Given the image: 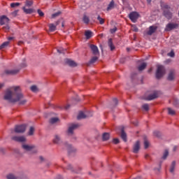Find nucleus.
Wrapping results in <instances>:
<instances>
[{
  "label": "nucleus",
  "instance_id": "38",
  "mask_svg": "<svg viewBox=\"0 0 179 179\" xmlns=\"http://www.w3.org/2000/svg\"><path fill=\"white\" fill-rule=\"evenodd\" d=\"M144 146L145 149H148L149 148V141L148 140L144 141Z\"/></svg>",
  "mask_w": 179,
  "mask_h": 179
},
{
  "label": "nucleus",
  "instance_id": "34",
  "mask_svg": "<svg viewBox=\"0 0 179 179\" xmlns=\"http://www.w3.org/2000/svg\"><path fill=\"white\" fill-rule=\"evenodd\" d=\"M33 134H34V127H31L28 134L31 136V135H33Z\"/></svg>",
  "mask_w": 179,
  "mask_h": 179
},
{
  "label": "nucleus",
  "instance_id": "53",
  "mask_svg": "<svg viewBox=\"0 0 179 179\" xmlns=\"http://www.w3.org/2000/svg\"><path fill=\"white\" fill-rule=\"evenodd\" d=\"M2 87H3V84L0 83V89H2Z\"/></svg>",
  "mask_w": 179,
  "mask_h": 179
},
{
  "label": "nucleus",
  "instance_id": "52",
  "mask_svg": "<svg viewBox=\"0 0 179 179\" xmlns=\"http://www.w3.org/2000/svg\"><path fill=\"white\" fill-rule=\"evenodd\" d=\"M69 107V105H66L64 107V110H68V108Z\"/></svg>",
  "mask_w": 179,
  "mask_h": 179
},
{
  "label": "nucleus",
  "instance_id": "26",
  "mask_svg": "<svg viewBox=\"0 0 179 179\" xmlns=\"http://www.w3.org/2000/svg\"><path fill=\"white\" fill-rule=\"evenodd\" d=\"M59 121V119L58 117H53L50 120V124H55L56 122H58Z\"/></svg>",
  "mask_w": 179,
  "mask_h": 179
},
{
  "label": "nucleus",
  "instance_id": "7",
  "mask_svg": "<svg viewBox=\"0 0 179 179\" xmlns=\"http://www.w3.org/2000/svg\"><path fill=\"white\" fill-rule=\"evenodd\" d=\"M9 23V18L5 15H2L0 17V24L3 25V24H8Z\"/></svg>",
  "mask_w": 179,
  "mask_h": 179
},
{
  "label": "nucleus",
  "instance_id": "19",
  "mask_svg": "<svg viewBox=\"0 0 179 179\" xmlns=\"http://www.w3.org/2000/svg\"><path fill=\"white\" fill-rule=\"evenodd\" d=\"M87 116L83 113V112L80 111L77 116L78 120H83V118H87Z\"/></svg>",
  "mask_w": 179,
  "mask_h": 179
},
{
  "label": "nucleus",
  "instance_id": "46",
  "mask_svg": "<svg viewBox=\"0 0 179 179\" xmlns=\"http://www.w3.org/2000/svg\"><path fill=\"white\" fill-rule=\"evenodd\" d=\"M38 15H39V16H41V17H43V16H44V13H43V11H41V10H38Z\"/></svg>",
  "mask_w": 179,
  "mask_h": 179
},
{
  "label": "nucleus",
  "instance_id": "27",
  "mask_svg": "<svg viewBox=\"0 0 179 179\" xmlns=\"http://www.w3.org/2000/svg\"><path fill=\"white\" fill-rule=\"evenodd\" d=\"M114 8V1H110L108 6L107 10H111Z\"/></svg>",
  "mask_w": 179,
  "mask_h": 179
},
{
  "label": "nucleus",
  "instance_id": "17",
  "mask_svg": "<svg viewBox=\"0 0 179 179\" xmlns=\"http://www.w3.org/2000/svg\"><path fill=\"white\" fill-rule=\"evenodd\" d=\"M85 36L86 37V38L87 40H89V38H91V37H93V32H92L91 31H85Z\"/></svg>",
  "mask_w": 179,
  "mask_h": 179
},
{
  "label": "nucleus",
  "instance_id": "37",
  "mask_svg": "<svg viewBox=\"0 0 179 179\" xmlns=\"http://www.w3.org/2000/svg\"><path fill=\"white\" fill-rule=\"evenodd\" d=\"M64 52H65V49L62 48H59L57 49V52H59V54H64Z\"/></svg>",
  "mask_w": 179,
  "mask_h": 179
},
{
  "label": "nucleus",
  "instance_id": "56",
  "mask_svg": "<svg viewBox=\"0 0 179 179\" xmlns=\"http://www.w3.org/2000/svg\"><path fill=\"white\" fill-rule=\"evenodd\" d=\"M41 160H43V157H40Z\"/></svg>",
  "mask_w": 179,
  "mask_h": 179
},
{
  "label": "nucleus",
  "instance_id": "2",
  "mask_svg": "<svg viewBox=\"0 0 179 179\" xmlns=\"http://www.w3.org/2000/svg\"><path fill=\"white\" fill-rule=\"evenodd\" d=\"M161 8L164 10V15L165 17H167V19H171V13H170V7L169 5L164 3H161Z\"/></svg>",
  "mask_w": 179,
  "mask_h": 179
},
{
  "label": "nucleus",
  "instance_id": "41",
  "mask_svg": "<svg viewBox=\"0 0 179 179\" xmlns=\"http://www.w3.org/2000/svg\"><path fill=\"white\" fill-rule=\"evenodd\" d=\"M20 5V3H12L11 4H10V6L12 7V8H16V6H19Z\"/></svg>",
  "mask_w": 179,
  "mask_h": 179
},
{
  "label": "nucleus",
  "instance_id": "8",
  "mask_svg": "<svg viewBox=\"0 0 179 179\" xmlns=\"http://www.w3.org/2000/svg\"><path fill=\"white\" fill-rule=\"evenodd\" d=\"M13 141L15 142H26V138L24 136H14Z\"/></svg>",
  "mask_w": 179,
  "mask_h": 179
},
{
  "label": "nucleus",
  "instance_id": "22",
  "mask_svg": "<svg viewBox=\"0 0 179 179\" xmlns=\"http://www.w3.org/2000/svg\"><path fill=\"white\" fill-rule=\"evenodd\" d=\"M108 46L110 47L111 51H113V50H114L115 48V47H114V45L113 44V39L110 38L108 40Z\"/></svg>",
  "mask_w": 179,
  "mask_h": 179
},
{
  "label": "nucleus",
  "instance_id": "21",
  "mask_svg": "<svg viewBox=\"0 0 179 179\" xmlns=\"http://www.w3.org/2000/svg\"><path fill=\"white\" fill-rule=\"evenodd\" d=\"M49 30L50 31H55L57 30V25H55L54 24H50Z\"/></svg>",
  "mask_w": 179,
  "mask_h": 179
},
{
  "label": "nucleus",
  "instance_id": "29",
  "mask_svg": "<svg viewBox=\"0 0 179 179\" xmlns=\"http://www.w3.org/2000/svg\"><path fill=\"white\" fill-rule=\"evenodd\" d=\"M146 63H143L141 66H138V71H143V69H145V68H146Z\"/></svg>",
  "mask_w": 179,
  "mask_h": 179
},
{
  "label": "nucleus",
  "instance_id": "55",
  "mask_svg": "<svg viewBox=\"0 0 179 179\" xmlns=\"http://www.w3.org/2000/svg\"><path fill=\"white\" fill-rule=\"evenodd\" d=\"M147 2H148V3H150V2H152V0H147Z\"/></svg>",
  "mask_w": 179,
  "mask_h": 179
},
{
  "label": "nucleus",
  "instance_id": "14",
  "mask_svg": "<svg viewBox=\"0 0 179 179\" xmlns=\"http://www.w3.org/2000/svg\"><path fill=\"white\" fill-rule=\"evenodd\" d=\"M157 97H159V92H155L152 95H150L148 97L147 100H155V99H157Z\"/></svg>",
  "mask_w": 179,
  "mask_h": 179
},
{
  "label": "nucleus",
  "instance_id": "5",
  "mask_svg": "<svg viewBox=\"0 0 179 179\" xmlns=\"http://www.w3.org/2000/svg\"><path fill=\"white\" fill-rule=\"evenodd\" d=\"M26 131V125L22 124L19 126H16L15 128V132L17 134H22Z\"/></svg>",
  "mask_w": 179,
  "mask_h": 179
},
{
  "label": "nucleus",
  "instance_id": "10",
  "mask_svg": "<svg viewBox=\"0 0 179 179\" xmlns=\"http://www.w3.org/2000/svg\"><path fill=\"white\" fill-rule=\"evenodd\" d=\"M90 48L94 55H99V48L94 45H90Z\"/></svg>",
  "mask_w": 179,
  "mask_h": 179
},
{
  "label": "nucleus",
  "instance_id": "9",
  "mask_svg": "<svg viewBox=\"0 0 179 179\" xmlns=\"http://www.w3.org/2000/svg\"><path fill=\"white\" fill-rule=\"evenodd\" d=\"M79 127V124H73L69 127L68 134H73V129H76Z\"/></svg>",
  "mask_w": 179,
  "mask_h": 179
},
{
  "label": "nucleus",
  "instance_id": "59",
  "mask_svg": "<svg viewBox=\"0 0 179 179\" xmlns=\"http://www.w3.org/2000/svg\"><path fill=\"white\" fill-rule=\"evenodd\" d=\"M62 26H64V24H62Z\"/></svg>",
  "mask_w": 179,
  "mask_h": 179
},
{
  "label": "nucleus",
  "instance_id": "28",
  "mask_svg": "<svg viewBox=\"0 0 179 179\" xmlns=\"http://www.w3.org/2000/svg\"><path fill=\"white\" fill-rule=\"evenodd\" d=\"M173 79H174V71H171L168 76V80H173Z\"/></svg>",
  "mask_w": 179,
  "mask_h": 179
},
{
  "label": "nucleus",
  "instance_id": "16",
  "mask_svg": "<svg viewBox=\"0 0 179 179\" xmlns=\"http://www.w3.org/2000/svg\"><path fill=\"white\" fill-rule=\"evenodd\" d=\"M19 72V70H6V75H16Z\"/></svg>",
  "mask_w": 179,
  "mask_h": 179
},
{
  "label": "nucleus",
  "instance_id": "23",
  "mask_svg": "<svg viewBox=\"0 0 179 179\" xmlns=\"http://www.w3.org/2000/svg\"><path fill=\"white\" fill-rule=\"evenodd\" d=\"M9 45V41L4 42L2 45H0V50H3V48H6Z\"/></svg>",
  "mask_w": 179,
  "mask_h": 179
},
{
  "label": "nucleus",
  "instance_id": "20",
  "mask_svg": "<svg viewBox=\"0 0 179 179\" xmlns=\"http://www.w3.org/2000/svg\"><path fill=\"white\" fill-rule=\"evenodd\" d=\"M23 10L27 14L33 13L34 12V10L33 8H26V7H23Z\"/></svg>",
  "mask_w": 179,
  "mask_h": 179
},
{
  "label": "nucleus",
  "instance_id": "3",
  "mask_svg": "<svg viewBox=\"0 0 179 179\" xmlns=\"http://www.w3.org/2000/svg\"><path fill=\"white\" fill-rule=\"evenodd\" d=\"M166 73V70L164 69V66L162 65L157 66V69L156 72V78L157 79H160L162 76Z\"/></svg>",
  "mask_w": 179,
  "mask_h": 179
},
{
  "label": "nucleus",
  "instance_id": "50",
  "mask_svg": "<svg viewBox=\"0 0 179 179\" xmlns=\"http://www.w3.org/2000/svg\"><path fill=\"white\" fill-rule=\"evenodd\" d=\"M132 29L134 31H138V27H136V26H132Z\"/></svg>",
  "mask_w": 179,
  "mask_h": 179
},
{
  "label": "nucleus",
  "instance_id": "43",
  "mask_svg": "<svg viewBox=\"0 0 179 179\" xmlns=\"http://www.w3.org/2000/svg\"><path fill=\"white\" fill-rule=\"evenodd\" d=\"M143 110H145V111H148L149 110V105L148 104L143 105Z\"/></svg>",
  "mask_w": 179,
  "mask_h": 179
},
{
  "label": "nucleus",
  "instance_id": "25",
  "mask_svg": "<svg viewBox=\"0 0 179 179\" xmlns=\"http://www.w3.org/2000/svg\"><path fill=\"white\" fill-rule=\"evenodd\" d=\"M30 89H31V92H33L34 93H37V92H38V88L36 85H32L30 87Z\"/></svg>",
  "mask_w": 179,
  "mask_h": 179
},
{
  "label": "nucleus",
  "instance_id": "24",
  "mask_svg": "<svg viewBox=\"0 0 179 179\" xmlns=\"http://www.w3.org/2000/svg\"><path fill=\"white\" fill-rule=\"evenodd\" d=\"M110 139V134L104 133L103 134V141H108Z\"/></svg>",
  "mask_w": 179,
  "mask_h": 179
},
{
  "label": "nucleus",
  "instance_id": "12",
  "mask_svg": "<svg viewBox=\"0 0 179 179\" xmlns=\"http://www.w3.org/2000/svg\"><path fill=\"white\" fill-rule=\"evenodd\" d=\"M157 29V27L151 26L150 27L149 30L147 32V34H148V36H152V34L155 33V31H156Z\"/></svg>",
  "mask_w": 179,
  "mask_h": 179
},
{
  "label": "nucleus",
  "instance_id": "49",
  "mask_svg": "<svg viewBox=\"0 0 179 179\" xmlns=\"http://www.w3.org/2000/svg\"><path fill=\"white\" fill-rule=\"evenodd\" d=\"M110 33L113 34L114 33H115V31H117V27H114L113 29H111L110 30Z\"/></svg>",
  "mask_w": 179,
  "mask_h": 179
},
{
  "label": "nucleus",
  "instance_id": "40",
  "mask_svg": "<svg viewBox=\"0 0 179 179\" xmlns=\"http://www.w3.org/2000/svg\"><path fill=\"white\" fill-rule=\"evenodd\" d=\"M53 142L54 143H58L59 142V137L58 136H55Z\"/></svg>",
  "mask_w": 179,
  "mask_h": 179
},
{
  "label": "nucleus",
  "instance_id": "45",
  "mask_svg": "<svg viewBox=\"0 0 179 179\" xmlns=\"http://www.w3.org/2000/svg\"><path fill=\"white\" fill-rule=\"evenodd\" d=\"M113 142L115 145H117V143H120V140L118 138H114Z\"/></svg>",
  "mask_w": 179,
  "mask_h": 179
},
{
  "label": "nucleus",
  "instance_id": "6",
  "mask_svg": "<svg viewBox=\"0 0 179 179\" xmlns=\"http://www.w3.org/2000/svg\"><path fill=\"white\" fill-rule=\"evenodd\" d=\"M178 27V24L174 23H169L166 25L165 28V31H170L173 30V29H176Z\"/></svg>",
  "mask_w": 179,
  "mask_h": 179
},
{
  "label": "nucleus",
  "instance_id": "33",
  "mask_svg": "<svg viewBox=\"0 0 179 179\" xmlns=\"http://www.w3.org/2000/svg\"><path fill=\"white\" fill-rule=\"evenodd\" d=\"M168 113L171 115H174V114H176V111H174V110L171 109V108H168Z\"/></svg>",
  "mask_w": 179,
  "mask_h": 179
},
{
  "label": "nucleus",
  "instance_id": "48",
  "mask_svg": "<svg viewBox=\"0 0 179 179\" xmlns=\"http://www.w3.org/2000/svg\"><path fill=\"white\" fill-rule=\"evenodd\" d=\"M3 29L5 31H8L9 30V25L6 24Z\"/></svg>",
  "mask_w": 179,
  "mask_h": 179
},
{
  "label": "nucleus",
  "instance_id": "47",
  "mask_svg": "<svg viewBox=\"0 0 179 179\" xmlns=\"http://www.w3.org/2000/svg\"><path fill=\"white\" fill-rule=\"evenodd\" d=\"M168 55H169V57H174V55H175V54H174V51H171L169 53H168Z\"/></svg>",
  "mask_w": 179,
  "mask_h": 179
},
{
  "label": "nucleus",
  "instance_id": "30",
  "mask_svg": "<svg viewBox=\"0 0 179 179\" xmlns=\"http://www.w3.org/2000/svg\"><path fill=\"white\" fill-rule=\"evenodd\" d=\"M25 5L26 6H31V5H33V0H27Z\"/></svg>",
  "mask_w": 179,
  "mask_h": 179
},
{
  "label": "nucleus",
  "instance_id": "42",
  "mask_svg": "<svg viewBox=\"0 0 179 179\" xmlns=\"http://www.w3.org/2000/svg\"><path fill=\"white\" fill-rule=\"evenodd\" d=\"M7 179H16V177H15V176L13 174H9L7 176Z\"/></svg>",
  "mask_w": 179,
  "mask_h": 179
},
{
  "label": "nucleus",
  "instance_id": "57",
  "mask_svg": "<svg viewBox=\"0 0 179 179\" xmlns=\"http://www.w3.org/2000/svg\"><path fill=\"white\" fill-rule=\"evenodd\" d=\"M176 149H177V147L173 148V150H176Z\"/></svg>",
  "mask_w": 179,
  "mask_h": 179
},
{
  "label": "nucleus",
  "instance_id": "58",
  "mask_svg": "<svg viewBox=\"0 0 179 179\" xmlns=\"http://www.w3.org/2000/svg\"><path fill=\"white\" fill-rule=\"evenodd\" d=\"M152 71V69H150V70H149V72H150Z\"/></svg>",
  "mask_w": 179,
  "mask_h": 179
},
{
  "label": "nucleus",
  "instance_id": "54",
  "mask_svg": "<svg viewBox=\"0 0 179 179\" xmlns=\"http://www.w3.org/2000/svg\"><path fill=\"white\" fill-rule=\"evenodd\" d=\"M22 43H23V42L20 41V42L18 43V45H21Z\"/></svg>",
  "mask_w": 179,
  "mask_h": 179
},
{
  "label": "nucleus",
  "instance_id": "39",
  "mask_svg": "<svg viewBox=\"0 0 179 179\" xmlns=\"http://www.w3.org/2000/svg\"><path fill=\"white\" fill-rule=\"evenodd\" d=\"M97 59H99L97 57H92L90 61L91 64H94V62H96Z\"/></svg>",
  "mask_w": 179,
  "mask_h": 179
},
{
  "label": "nucleus",
  "instance_id": "31",
  "mask_svg": "<svg viewBox=\"0 0 179 179\" xmlns=\"http://www.w3.org/2000/svg\"><path fill=\"white\" fill-rule=\"evenodd\" d=\"M174 167H176V162H172V165H171V169H170V172L171 173H174Z\"/></svg>",
  "mask_w": 179,
  "mask_h": 179
},
{
  "label": "nucleus",
  "instance_id": "51",
  "mask_svg": "<svg viewBox=\"0 0 179 179\" xmlns=\"http://www.w3.org/2000/svg\"><path fill=\"white\" fill-rule=\"evenodd\" d=\"M13 38H14L12 37V36L8 37V41H10L11 40H13Z\"/></svg>",
  "mask_w": 179,
  "mask_h": 179
},
{
  "label": "nucleus",
  "instance_id": "35",
  "mask_svg": "<svg viewBox=\"0 0 179 179\" xmlns=\"http://www.w3.org/2000/svg\"><path fill=\"white\" fill-rule=\"evenodd\" d=\"M167 156H169V150H166L162 157V159H164V160L166 159L167 158Z\"/></svg>",
  "mask_w": 179,
  "mask_h": 179
},
{
  "label": "nucleus",
  "instance_id": "36",
  "mask_svg": "<svg viewBox=\"0 0 179 179\" xmlns=\"http://www.w3.org/2000/svg\"><path fill=\"white\" fill-rule=\"evenodd\" d=\"M97 19H98V20H99L100 24H103V23H104V19L101 18V17H100V15L98 16Z\"/></svg>",
  "mask_w": 179,
  "mask_h": 179
},
{
  "label": "nucleus",
  "instance_id": "13",
  "mask_svg": "<svg viewBox=\"0 0 179 179\" xmlns=\"http://www.w3.org/2000/svg\"><path fill=\"white\" fill-rule=\"evenodd\" d=\"M65 62L67 65H69V66H76L78 64H76V62H75L74 61H72L69 59H66L65 60Z\"/></svg>",
  "mask_w": 179,
  "mask_h": 179
},
{
  "label": "nucleus",
  "instance_id": "1",
  "mask_svg": "<svg viewBox=\"0 0 179 179\" xmlns=\"http://www.w3.org/2000/svg\"><path fill=\"white\" fill-rule=\"evenodd\" d=\"M4 99L8 100L10 103L19 101L20 104H24L27 101L25 99H23V94H22L20 87H13L7 90Z\"/></svg>",
  "mask_w": 179,
  "mask_h": 179
},
{
  "label": "nucleus",
  "instance_id": "44",
  "mask_svg": "<svg viewBox=\"0 0 179 179\" xmlns=\"http://www.w3.org/2000/svg\"><path fill=\"white\" fill-rule=\"evenodd\" d=\"M61 15V12H57L52 15V17H57V16H59Z\"/></svg>",
  "mask_w": 179,
  "mask_h": 179
},
{
  "label": "nucleus",
  "instance_id": "18",
  "mask_svg": "<svg viewBox=\"0 0 179 179\" xmlns=\"http://www.w3.org/2000/svg\"><path fill=\"white\" fill-rule=\"evenodd\" d=\"M121 138L124 142H127V134L124 131V128L121 129Z\"/></svg>",
  "mask_w": 179,
  "mask_h": 179
},
{
  "label": "nucleus",
  "instance_id": "15",
  "mask_svg": "<svg viewBox=\"0 0 179 179\" xmlns=\"http://www.w3.org/2000/svg\"><path fill=\"white\" fill-rule=\"evenodd\" d=\"M23 149H24V150H36V148H34V146L33 145H22Z\"/></svg>",
  "mask_w": 179,
  "mask_h": 179
},
{
  "label": "nucleus",
  "instance_id": "4",
  "mask_svg": "<svg viewBox=\"0 0 179 179\" xmlns=\"http://www.w3.org/2000/svg\"><path fill=\"white\" fill-rule=\"evenodd\" d=\"M129 17L133 23H135L136 20H138V18L139 17V13L138 12H131L129 15Z\"/></svg>",
  "mask_w": 179,
  "mask_h": 179
},
{
  "label": "nucleus",
  "instance_id": "11",
  "mask_svg": "<svg viewBox=\"0 0 179 179\" xmlns=\"http://www.w3.org/2000/svg\"><path fill=\"white\" fill-rule=\"evenodd\" d=\"M141 144L139 141H136V143L134 144L133 152L134 153H138L139 152Z\"/></svg>",
  "mask_w": 179,
  "mask_h": 179
},
{
  "label": "nucleus",
  "instance_id": "32",
  "mask_svg": "<svg viewBox=\"0 0 179 179\" xmlns=\"http://www.w3.org/2000/svg\"><path fill=\"white\" fill-rule=\"evenodd\" d=\"M83 20L84 23H86V24L89 23V22L90 21L89 20V17H87L86 15H84Z\"/></svg>",
  "mask_w": 179,
  "mask_h": 179
}]
</instances>
